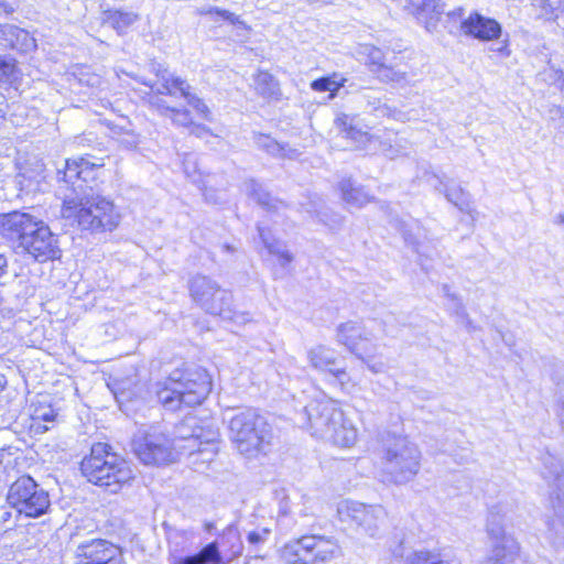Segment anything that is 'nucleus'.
Returning a JSON list of instances; mask_svg holds the SVG:
<instances>
[{"mask_svg":"<svg viewBox=\"0 0 564 564\" xmlns=\"http://www.w3.org/2000/svg\"><path fill=\"white\" fill-rule=\"evenodd\" d=\"M8 258L6 254L0 253V278L7 273Z\"/></svg>","mask_w":564,"mask_h":564,"instance_id":"53","label":"nucleus"},{"mask_svg":"<svg viewBox=\"0 0 564 564\" xmlns=\"http://www.w3.org/2000/svg\"><path fill=\"white\" fill-rule=\"evenodd\" d=\"M229 438L235 448L247 458L265 454L272 441V429L253 409H246L229 420Z\"/></svg>","mask_w":564,"mask_h":564,"instance_id":"4","label":"nucleus"},{"mask_svg":"<svg viewBox=\"0 0 564 564\" xmlns=\"http://www.w3.org/2000/svg\"><path fill=\"white\" fill-rule=\"evenodd\" d=\"M341 554V549L334 538L311 534L286 543L281 550L285 564H325Z\"/></svg>","mask_w":564,"mask_h":564,"instance_id":"6","label":"nucleus"},{"mask_svg":"<svg viewBox=\"0 0 564 564\" xmlns=\"http://www.w3.org/2000/svg\"><path fill=\"white\" fill-rule=\"evenodd\" d=\"M460 30L465 35L480 41L496 40L501 34V25L495 19L484 17L478 12H474L463 20Z\"/></svg>","mask_w":564,"mask_h":564,"instance_id":"20","label":"nucleus"},{"mask_svg":"<svg viewBox=\"0 0 564 564\" xmlns=\"http://www.w3.org/2000/svg\"><path fill=\"white\" fill-rule=\"evenodd\" d=\"M552 514L547 520V538L556 547H564V490L550 495Z\"/></svg>","mask_w":564,"mask_h":564,"instance_id":"22","label":"nucleus"},{"mask_svg":"<svg viewBox=\"0 0 564 564\" xmlns=\"http://www.w3.org/2000/svg\"><path fill=\"white\" fill-rule=\"evenodd\" d=\"M463 13H464V10H463L462 8H459V9H457V10L453 11V12H449V13H448V15H449V17H458V18H462Z\"/></svg>","mask_w":564,"mask_h":564,"instance_id":"57","label":"nucleus"},{"mask_svg":"<svg viewBox=\"0 0 564 564\" xmlns=\"http://www.w3.org/2000/svg\"><path fill=\"white\" fill-rule=\"evenodd\" d=\"M367 55L372 72L384 83L405 84L414 76L410 66L403 63V57H398L394 52L371 46L367 48Z\"/></svg>","mask_w":564,"mask_h":564,"instance_id":"14","label":"nucleus"},{"mask_svg":"<svg viewBox=\"0 0 564 564\" xmlns=\"http://www.w3.org/2000/svg\"><path fill=\"white\" fill-rule=\"evenodd\" d=\"M253 87L256 93L264 99L279 100L281 98L280 83L269 72L259 70L254 74Z\"/></svg>","mask_w":564,"mask_h":564,"instance_id":"26","label":"nucleus"},{"mask_svg":"<svg viewBox=\"0 0 564 564\" xmlns=\"http://www.w3.org/2000/svg\"><path fill=\"white\" fill-rule=\"evenodd\" d=\"M189 293L194 302L206 313L236 323L248 321L247 315L232 308V295L206 275L197 274L189 281Z\"/></svg>","mask_w":564,"mask_h":564,"instance_id":"7","label":"nucleus"},{"mask_svg":"<svg viewBox=\"0 0 564 564\" xmlns=\"http://www.w3.org/2000/svg\"><path fill=\"white\" fill-rule=\"evenodd\" d=\"M403 564H462V562L452 553L421 549L406 554Z\"/></svg>","mask_w":564,"mask_h":564,"instance_id":"24","label":"nucleus"},{"mask_svg":"<svg viewBox=\"0 0 564 564\" xmlns=\"http://www.w3.org/2000/svg\"><path fill=\"white\" fill-rule=\"evenodd\" d=\"M228 539V540H239V534H238V531L234 528H227V530L225 531L224 533V539Z\"/></svg>","mask_w":564,"mask_h":564,"instance_id":"52","label":"nucleus"},{"mask_svg":"<svg viewBox=\"0 0 564 564\" xmlns=\"http://www.w3.org/2000/svg\"><path fill=\"white\" fill-rule=\"evenodd\" d=\"M307 359L311 366L318 370L330 373L343 387L349 380L344 367H338L334 349L318 345L307 351Z\"/></svg>","mask_w":564,"mask_h":564,"instance_id":"19","label":"nucleus"},{"mask_svg":"<svg viewBox=\"0 0 564 564\" xmlns=\"http://www.w3.org/2000/svg\"><path fill=\"white\" fill-rule=\"evenodd\" d=\"M554 223L557 225H564V213H560L555 216Z\"/></svg>","mask_w":564,"mask_h":564,"instance_id":"56","label":"nucleus"},{"mask_svg":"<svg viewBox=\"0 0 564 564\" xmlns=\"http://www.w3.org/2000/svg\"><path fill=\"white\" fill-rule=\"evenodd\" d=\"M204 196H205V198H206L207 200H212L213 203H217V200H216V199H213V198H212V196H209V193H208L207 191L204 193Z\"/></svg>","mask_w":564,"mask_h":564,"instance_id":"63","label":"nucleus"},{"mask_svg":"<svg viewBox=\"0 0 564 564\" xmlns=\"http://www.w3.org/2000/svg\"><path fill=\"white\" fill-rule=\"evenodd\" d=\"M247 194L253 198L260 206L268 210H279L283 206V202L273 198L270 193L265 192L261 184L254 180L245 183Z\"/></svg>","mask_w":564,"mask_h":564,"instance_id":"30","label":"nucleus"},{"mask_svg":"<svg viewBox=\"0 0 564 564\" xmlns=\"http://www.w3.org/2000/svg\"><path fill=\"white\" fill-rule=\"evenodd\" d=\"M540 460L542 463V477L549 484H553L555 486V489L550 495L556 496L560 490H564L562 488L564 480V463L550 452L543 453Z\"/></svg>","mask_w":564,"mask_h":564,"instance_id":"23","label":"nucleus"},{"mask_svg":"<svg viewBox=\"0 0 564 564\" xmlns=\"http://www.w3.org/2000/svg\"><path fill=\"white\" fill-rule=\"evenodd\" d=\"M20 75L15 61L13 58L1 57L0 78L8 82L15 80Z\"/></svg>","mask_w":564,"mask_h":564,"instance_id":"44","label":"nucleus"},{"mask_svg":"<svg viewBox=\"0 0 564 564\" xmlns=\"http://www.w3.org/2000/svg\"><path fill=\"white\" fill-rule=\"evenodd\" d=\"M343 411L333 400H314L310 402L300 414V424L310 431L311 435L324 438L330 429L340 424Z\"/></svg>","mask_w":564,"mask_h":564,"instance_id":"12","label":"nucleus"},{"mask_svg":"<svg viewBox=\"0 0 564 564\" xmlns=\"http://www.w3.org/2000/svg\"><path fill=\"white\" fill-rule=\"evenodd\" d=\"M7 501L19 514L28 518H39L51 507L48 492L26 475L10 486Z\"/></svg>","mask_w":564,"mask_h":564,"instance_id":"8","label":"nucleus"},{"mask_svg":"<svg viewBox=\"0 0 564 564\" xmlns=\"http://www.w3.org/2000/svg\"><path fill=\"white\" fill-rule=\"evenodd\" d=\"M188 129L189 133L197 138H204L205 135L210 134V129L207 126L195 123L194 121L193 126H189Z\"/></svg>","mask_w":564,"mask_h":564,"instance_id":"47","label":"nucleus"},{"mask_svg":"<svg viewBox=\"0 0 564 564\" xmlns=\"http://www.w3.org/2000/svg\"><path fill=\"white\" fill-rule=\"evenodd\" d=\"M375 111L378 116H388L389 115V108L386 105L375 107Z\"/></svg>","mask_w":564,"mask_h":564,"instance_id":"54","label":"nucleus"},{"mask_svg":"<svg viewBox=\"0 0 564 564\" xmlns=\"http://www.w3.org/2000/svg\"><path fill=\"white\" fill-rule=\"evenodd\" d=\"M55 416V411L50 405L35 406L31 414V417L34 421L32 426L36 432H45L48 430L47 426L41 425L40 422H53Z\"/></svg>","mask_w":564,"mask_h":564,"instance_id":"40","label":"nucleus"},{"mask_svg":"<svg viewBox=\"0 0 564 564\" xmlns=\"http://www.w3.org/2000/svg\"><path fill=\"white\" fill-rule=\"evenodd\" d=\"M225 20L230 22L231 24L240 25L241 28H243L246 30L249 29V26L246 24V22L242 21L239 15H237V14H235L232 12H229V14H226V19Z\"/></svg>","mask_w":564,"mask_h":564,"instance_id":"50","label":"nucleus"},{"mask_svg":"<svg viewBox=\"0 0 564 564\" xmlns=\"http://www.w3.org/2000/svg\"><path fill=\"white\" fill-rule=\"evenodd\" d=\"M456 315L460 319V323L464 324V326L469 332L476 329V327L473 325V322L469 319L467 313L465 312V310L462 305H458V307L456 310Z\"/></svg>","mask_w":564,"mask_h":564,"instance_id":"48","label":"nucleus"},{"mask_svg":"<svg viewBox=\"0 0 564 564\" xmlns=\"http://www.w3.org/2000/svg\"><path fill=\"white\" fill-rule=\"evenodd\" d=\"M15 11V8L12 3L8 2L7 0H0V14H10Z\"/></svg>","mask_w":564,"mask_h":564,"instance_id":"51","label":"nucleus"},{"mask_svg":"<svg viewBox=\"0 0 564 564\" xmlns=\"http://www.w3.org/2000/svg\"><path fill=\"white\" fill-rule=\"evenodd\" d=\"M335 126L344 138L351 139L358 143H362L368 140V133L357 128L354 124V118L348 115L343 113L338 116L335 120Z\"/></svg>","mask_w":564,"mask_h":564,"instance_id":"34","label":"nucleus"},{"mask_svg":"<svg viewBox=\"0 0 564 564\" xmlns=\"http://www.w3.org/2000/svg\"><path fill=\"white\" fill-rule=\"evenodd\" d=\"M159 113L171 119L172 123L177 127L189 128L193 126V119L189 110L185 108H171L163 102L155 104Z\"/></svg>","mask_w":564,"mask_h":564,"instance_id":"35","label":"nucleus"},{"mask_svg":"<svg viewBox=\"0 0 564 564\" xmlns=\"http://www.w3.org/2000/svg\"><path fill=\"white\" fill-rule=\"evenodd\" d=\"M270 534L271 529L267 527L256 528L247 533V542L249 545L258 549L269 540Z\"/></svg>","mask_w":564,"mask_h":564,"instance_id":"43","label":"nucleus"},{"mask_svg":"<svg viewBox=\"0 0 564 564\" xmlns=\"http://www.w3.org/2000/svg\"><path fill=\"white\" fill-rule=\"evenodd\" d=\"M303 508L297 510H291L288 507L286 501H282L280 505V510L278 514V525L282 531H290L295 524L294 516H300L302 518L311 517L314 514L312 499L306 496L302 497Z\"/></svg>","mask_w":564,"mask_h":564,"instance_id":"25","label":"nucleus"},{"mask_svg":"<svg viewBox=\"0 0 564 564\" xmlns=\"http://www.w3.org/2000/svg\"><path fill=\"white\" fill-rule=\"evenodd\" d=\"M256 144L273 155L285 156L284 147L269 135L259 134L254 139Z\"/></svg>","mask_w":564,"mask_h":564,"instance_id":"41","label":"nucleus"},{"mask_svg":"<svg viewBox=\"0 0 564 564\" xmlns=\"http://www.w3.org/2000/svg\"><path fill=\"white\" fill-rule=\"evenodd\" d=\"M206 531L210 532L214 529V524L210 522L205 523Z\"/></svg>","mask_w":564,"mask_h":564,"instance_id":"62","label":"nucleus"},{"mask_svg":"<svg viewBox=\"0 0 564 564\" xmlns=\"http://www.w3.org/2000/svg\"><path fill=\"white\" fill-rule=\"evenodd\" d=\"M373 338L372 332L358 322L343 323L337 327V343L357 357H361V352H368L367 344Z\"/></svg>","mask_w":564,"mask_h":564,"instance_id":"18","label":"nucleus"},{"mask_svg":"<svg viewBox=\"0 0 564 564\" xmlns=\"http://www.w3.org/2000/svg\"><path fill=\"white\" fill-rule=\"evenodd\" d=\"M506 50H507V45L506 44H502V45H500L499 47L496 48V51L499 52V53H503Z\"/></svg>","mask_w":564,"mask_h":564,"instance_id":"61","label":"nucleus"},{"mask_svg":"<svg viewBox=\"0 0 564 564\" xmlns=\"http://www.w3.org/2000/svg\"><path fill=\"white\" fill-rule=\"evenodd\" d=\"M230 11L228 10H225V9H220V8H217V7H210L208 9H203L199 11V13L202 15H217L219 18H221L223 20L226 19V14H229Z\"/></svg>","mask_w":564,"mask_h":564,"instance_id":"49","label":"nucleus"},{"mask_svg":"<svg viewBox=\"0 0 564 564\" xmlns=\"http://www.w3.org/2000/svg\"><path fill=\"white\" fill-rule=\"evenodd\" d=\"M7 384V379L4 377V375L0 373V391H2L4 389Z\"/></svg>","mask_w":564,"mask_h":564,"instance_id":"58","label":"nucleus"},{"mask_svg":"<svg viewBox=\"0 0 564 564\" xmlns=\"http://www.w3.org/2000/svg\"><path fill=\"white\" fill-rule=\"evenodd\" d=\"M178 93L186 99L187 104L197 112V115L207 121H212V111L205 101L191 91V85L186 80H176Z\"/></svg>","mask_w":564,"mask_h":564,"instance_id":"31","label":"nucleus"},{"mask_svg":"<svg viewBox=\"0 0 564 564\" xmlns=\"http://www.w3.org/2000/svg\"><path fill=\"white\" fill-rule=\"evenodd\" d=\"M132 452L144 465L160 466L176 460L174 441L158 430L139 431L131 442Z\"/></svg>","mask_w":564,"mask_h":564,"instance_id":"9","label":"nucleus"},{"mask_svg":"<svg viewBox=\"0 0 564 564\" xmlns=\"http://www.w3.org/2000/svg\"><path fill=\"white\" fill-rule=\"evenodd\" d=\"M399 153H400V151H399V150H395V151H391V152L387 153V155H389V156L393 158V156H395V155H399Z\"/></svg>","mask_w":564,"mask_h":564,"instance_id":"64","label":"nucleus"},{"mask_svg":"<svg viewBox=\"0 0 564 564\" xmlns=\"http://www.w3.org/2000/svg\"><path fill=\"white\" fill-rule=\"evenodd\" d=\"M158 77L160 84L156 87V91L161 95L174 96V90L178 91V85H176V80H184L183 78L169 73L166 69L159 70Z\"/></svg>","mask_w":564,"mask_h":564,"instance_id":"39","label":"nucleus"},{"mask_svg":"<svg viewBox=\"0 0 564 564\" xmlns=\"http://www.w3.org/2000/svg\"><path fill=\"white\" fill-rule=\"evenodd\" d=\"M40 221L41 219L24 212L1 214L0 235L14 243L18 249Z\"/></svg>","mask_w":564,"mask_h":564,"instance_id":"17","label":"nucleus"},{"mask_svg":"<svg viewBox=\"0 0 564 564\" xmlns=\"http://www.w3.org/2000/svg\"><path fill=\"white\" fill-rule=\"evenodd\" d=\"M212 390V379L200 367L174 369L169 377L156 384V397L164 409L180 410L199 405Z\"/></svg>","mask_w":564,"mask_h":564,"instance_id":"2","label":"nucleus"},{"mask_svg":"<svg viewBox=\"0 0 564 564\" xmlns=\"http://www.w3.org/2000/svg\"><path fill=\"white\" fill-rule=\"evenodd\" d=\"M6 106V98L2 94H0V113L3 112Z\"/></svg>","mask_w":564,"mask_h":564,"instance_id":"59","label":"nucleus"},{"mask_svg":"<svg viewBox=\"0 0 564 564\" xmlns=\"http://www.w3.org/2000/svg\"><path fill=\"white\" fill-rule=\"evenodd\" d=\"M340 521L355 525L358 533L377 538L387 513L380 505H365L358 501H344L337 509Z\"/></svg>","mask_w":564,"mask_h":564,"instance_id":"11","label":"nucleus"},{"mask_svg":"<svg viewBox=\"0 0 564 564\" xmlns=\"http://www.w3.org/2000/svg\"><path fill=\"white\" fill-rule=\"evenodd\" d=\"M11 513L3 508H0V521H7Z\"/></svg>","mask_w":564,"mask_h":564,"instance_id":"55","label":"nucleus"},{"mask_svg":"<svg viewBox=\"0 0 564 564\" xmlns=\"http://www.w3.org/2000/svg\"><path fill=\"white\" fill-rule=\"evenodd\" d=\"M175 438L186 441L188 444L184 448L189 451V456L200 455L204 462H212L217 454V432L205 431L197 425V419L194 416H187L176 426Z\"/></svg>","mask_w":564,"mask_h":564,"instance_id":"13","label":"nucleus"},{"mask_svg":"<svg viewBox=\"0 0 564 564\" xmlns=\"http://www.w3.org/2000/svg\"><path fill=\"white\" fill-rule=\"evenodd\" d=\"M365 352H361V357H358L359 359H361L366 365H367V368L373 372V373H383L387 371V365L386 362H383L382 360H379V359H376L375 357H371V356H368V357H365L364 356Z\"/></svg>","mask_w":564,"mask_h":564,"instance_id":"46","label":"nucleus"},{"mask_svg":"<svg viewBox=\"0 0 564 564\" xmlns=\"http://www.w3.org/2000/svg\"><path fill=\"white\" fill-rule=\"evenodd\" d=\"M422 228L417 224V221H413L412 224H403L401 225L400 231L404 238V241L412 246L414 250L423 256L422 251V243L420 239L423 237L422 235Z\"/></svg>","mask_w":564,"mask_h":564,"instance_id":"38","label":"nucleus"},{"mask_svg":"<svg viewBox=\"0 0 564 564\" xmlns=\"http://www.w3.org/2000/svg\"><path fill=\"white\" fill-rule=\"evenodd\" d=\"M99 167L84 158L66 160L65 169L58 170L59 191L66 189L63 197L62 216L76 223L82 230L93 234L115 230L121 214L106 197L96 194L91 183Z\"/></svg>","mask_w":564,"mask_h":564,"instance_id":"1","label":"nucleus"},{"mask_svg":"<svg viewBox=\"0 0 564 564\" xmlns=\"http://www.w3.org/2000/svg\"><path fill=\"white\" fill-rule=\"evenodd\" d=\"M37 225L17 251L30 256L37 262H45L57 258L59 249L56 236L42 219Z\"/></svg>","mask_w":564,"mask_h":564,"instance_id":"15","label":"nucleus"},{"mask_svg":"<svg viewBox=\"0 0 564 564\" xmlns=\"http://www.w3.org/2000/svg\"><path fill=\"white\" fill-rule=\"evenodd\" d=\"M558 415H560L561 422H562L563 427H564V402L561 405V410H560Z\"/></svg>","mask_w":564,"mask_h":564,"instance_id":"60","label":"nucleus"},{"mask_svg":"<svg viewBox=\"0 0 564 564\" xmlns=\"http://www.w3.org/2000/svg\"><path fill=\"white\" fill-rule=\"evenodd\" d=\"M323 440H326L340 447H350L357 440V430L350 422L344 419L343 414L340 424L334 425Z\"/></svg>","mask_w":564,"mask_h":564,"instance_id":"27","label":"nucleus"},{"mask_svg":"<svg viewBox=\"0 0 564 564\" xmlns=\"http://www.w3.org/2000/svg\"><path fill=\"white\" fill-rule=\"evenodd\" d=\"M413 8V12L416 14L423 12H433L436 14L443 13V7L438 3V0H409Z\"/></svg>","mask_w":564,"mask_h":564,"instance_id":"42","label":"nucleus"},{"mask_svg":"<svg viewBox=\"0 0 564 564\" xmlns=\"http://www.w3.org/2000/svg\"><path fill=\"white\" fill-rule=\"evenodd\" d=\"M80 470L89 482L113 494L134 479L129 463L110 452V446L104 443L93 445L90 455L80 464Z\"/></svg>","mask_w":564,"mask_h":564,"instance_id":"3","label":"nucleus"},{"mask_svg":"<svg viewBox=\"0 0 564 564\" xmlns=\"http://www.w3.org/2000/svg\"><path fill=\"white\" fill-rule=\"evenodd\" d=\"M534 7L541 9L542 15H551L564 11V0H532Z\"/></svg>","mask_w":564,"mask_h":564,"instance_id":"45","label":"nucleus"},{"mask_svg":"<svg viewBox=\"0 0 564 564\" xmlns=\"http://www.w3.org/2000/svg\"><path fill=\"white\" fill-rule=\"evenodd\" d=\"M507 510L500 505H495L489 510L487 520V533L491 541V551L488 561L491 564H513L519 556V544L505 532L502 519Z\"/></svg>","mask_w":564,"mask_h":564,"instance_id":"10","label":"nucleus"},{"mask_svg":"<svg viewBox=\"0 0 564 564\" xmlns=\"http://www.w3.org/2000/svg\"><path fill=\"white\" fill-rule=\"evenodd\" d=\"M421 468V452L408 437L388 435L383 441L381 475L383 481L404 485L414 479Z\"/></svg>","mask_w":564,"mask_h":564,"instance_id":"5","label":"nucleus"},{"mask_svg":"<svg viewBox=\"0 0 564 564\" xmlns=\"http://www.w3.org/2000/svg\"><path fill=\"white\" fill-rule=\"evenodd\" d=\"M438 181L440 186L435 185V188L442 193H444L446 199L455 205L460 212L471 214L473 209L470 206L469 194L459 185L448 186L444 184L438 176H433Z\"/></svg>","mask_w":564,"mask_h":564,"instance_id":"28","label":"nucleus"},{"mask_svg":"<svg viewBox=\"0 0 564 564\" xmlns=\"http://www.w3.org/2000/svg\"><path fill=\"white\" fill-rule=\"evenodd\" d=\"M176 564H223L218 543L210 542L197 554L181 558Z\"/></svg>","mask_w":564,"mask_h":564,"instance_id":"29","label":"nucleus"},{"mask_svg":"<svg viewBox=\"0 0 564 564\" xmlns=\"http://www.w3.org/2000/svg\"><path fill=\"white\" fill-rule=\"evenodd\" d=\"M74 564H126V562L118 545L108 540L91 539L77 545Z\"/></svg>","mask_w":564,"mask_h":564,"instance_id":"16","label":"nucleus"},{"mask_svg":"<svg viewBox=\"0 0 564 564\" xmlns=\"http://www.w3.org/2000/svg\"><path fill=\"white\" fill-rule=\"evenodd\" d=\"M0 47L28 53L35 50L36 42L24 29L13 24H0Z\"/></svg>","mask_w":564,"mask_h":564,"instance_id":"21","label":"nucleus"},{"mask_svg":"<svg viewBox=\"0 0 564 564\" xmlns=\"http://www.w3.org/2000/svg\"><path fill=\"white\" fill-rule=\"evenodd\" d=\"M343 199L350 206L362 207L371 200V197L362 187L354 185L351 180H343L339 184Z\"/></svg>","mask_w":564,"mask_h":564,"instance_id":"33","label":"nucleus"},{"mask_svg":"<svg viewBox=\"0 0 564 564\" xmlns=\"http://www.w3.org/2000/svg\"><path fill=\"white\" fill-rule=\"evenodd\" d=\"M346 79L338 74L334 73L332 76L321 77L311 83V88L315 91L324 93L329 91L330 97L344 86Z\"/></svg>","mask_w":564,"mask_h":564,"instance_id":"37","label":"nucleus"},{"mask_svg":"<svg viewBox=\"0 0 564 564\" xmlns=\"http://www.w3.org/2000/svg\"><path fill=\"white\" fill-rule=\"evenodd\" d=\"M258 231L268 251L278 258L282 268H286L293 261V256L286 250L285 246L281 241L269 237L263 228L258 227Z\"/></svg>","mask_w":564,"mask_h":564,"instance_id":"32","label":"nucleus"},{"mask_svg":"<svg viewBox=\"0 0 564 564\" xmlns=\"http://www.w3.org/2000/svg\"><path fill=\"white\" fill-rule=\"evenodd\" d=\"M139 15L134 12H123V11H108L107 12V22L118 32H124L129 26H131L137 20Z\"/></svg>","mask_w":564,"mask_h":564,"instance_id":"36","label":"nucleus"}]
</instances>
